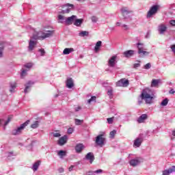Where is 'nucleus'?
<instances>
[{"mask_svg":"<svg viewBox=\"0 0 175 175\" xmlns=\"http://www.w3.org/2000/svg\"><path fill=\"white\" fill-rule=\"evenodd\" d=\"M140 98L144 99L147 105H151L154 100V92L150 88H145L142 90Z\"/></svg>","mask_w":175,"mask_h":175,"instance_id":"f257e3e1","label":"nucleus"},{"mask_svg":"<svg viewBox=\"0 0 175 175\" xmlns=\"http://www.w3.org/2000/svg\"><path fill=\"white\" fill-rule=\"evenodd\" d=\"M53 35H54V30H48L46 32L40 31L37 33V36H33V39H35V40H36V39L44 40V39L51 38Z\"/></svg>","mask_w":175,"mask_h":175,"instance_id":"f03ea898","label":"nucleus"},{"mask_svg":"<svg viewBox=\"0 0 175 175\" xmlns=\"http://www.w3.org/2000/svg\"><path fill=\"white\" fill-rule=\"evenodd\" d=\"M29 124V120H27L23 124H21L20 126L13 129L11 132V135H12L13 136H18L19 135H21L24 129H25V127Z\"/></svg>","mask_w":175,"mask_h":175,"instance_id":"7ed1b4c3","label":"nucleus"},{"mask_svg":"<svg viewBox=\"0 0 175 175\" xmlns=\"http://www.w3.org/2000/svg\"><path fill=\"white\" fill-rule=\"evenodd\" d=\"M137 47L138 49V54H139V57H146V55H148L150 52L146 51V47L144 46V44L138 42L137 44Z\"/></svg>","mask_w":175,"mask_h":175,"instance_id":"20e7f679","label":"nucleus"},{"mask_svg":"<svg viewBox=\"0 0 175 175\" xmlns=\"http://www.w3.org/2000/svg\"><path fill=\"white\" fill-rule=\"evenodd\" d=\"M95 143L99 147H103L106 144V138L103 137V134H100L96 137Z\"/></svg>","mask_w":175,"mask_h":175,"instance_id":"39448f33","label":"nucleus"},{"mask_svg":"<svg viewBox=\"0 0 175 175\" xmlns=\"http://www.w3.org/2000/svg\"><path fill=\"white\" fill-rule=\"evenodd\" d=\"M159 10V5H152L149 11L148 12L147 14V18H151V17H152V16H154V14H157V13H158V10Z\"/></svg>","mask_w":175,"mask_h":175,"instance_id":"423d86ee","label":"nucleus"},{"mask_svg":"<svg viewBox=\"0 0 175 175\" xmlns=\"http://www.w3.org/2000/svg\"><path fill=\"white\" fill-rule=\"evenodd\" d=\"M65 8H66V10H62L60 12H59L60 14H66L68 13H70L71 9H73V8H75V5L70 3H66L62 5V9H65Z\"/></svg>","mask_w":175,"mask_h":175,"instance_id":"0eeeda50","label":"nucleus"},{"mask_svg":"<svg viewBox=\"0 0 175 175\" xmlns=\"http://www.w3.org/2000/svg\"><path fill=\"white\" fill-rule=\"evenodd\" d=\"M129 85V81L125 79H122L116 83L117 87H128Z\"/></svg>","mask_w":175,"mask_h":175,"instance_id":"6e6552de","label":"nucleus"},{"mask_svg":"<svg viewBox=\"0 0 175 175\" xmlns=\"http://www.w3.org/2000/svg\"><path fill=\"white\" fill-rule=\"evenodd\" d=\"M117 64V55H113L109 60H108V66L110 68H114L116 64Z\"/></svg>","mask_w":175,"mask_h":175,"instance_id":"1a4fd4ad","label":"nucleus"},{"mask_svg":"<svg viewBox=\"0 0 175 175\" xmlns=\"http://www.w3.org/2000/svg\"><path fill=\"white\" fill-rule=\"evenodd\" d=\"M120 10L124 20H126V18H128V17H126L128 14H131V13H133V11L129 10H128L127 8H125V7L122 8Z\"/></svg>","mask_w":175,"mask_h":175,"instance_id":"9d476101","label":"nucleus"},{"mask_svg":"<svg viewBox=\"0 0 175 175\" xmlns=\"http://www.w3.org/2000/svg\"><path fill=\"white\" fill-rule=\"evenodd\" d=\"M76 18H77V16L75 15H72L70 17L66 18L65 24L66 25H72Z\"/></svg>","mask_w":175,"mask_h":175,"instance_id":"9b49d317","label":"nucleus"},{"mask_svg":"<svg viewBox=\"0 0 175 175\" xmlns=\"http://www.w3.org/2000/svg\"><path fill=\"white\" fill-rule=\"evenodd\" d=\"M143 143V138L142 137H137L133 142V147L135 148H137L142 146V144Z\"/></svg>","mask_w":175,"mask_h":175,"instance_id":"f8f14e48","label":"nucleus"},{"mask_svg":"<svg viewBox=\"0 0 175 175\" xmlns=\"http://www.w3.org/2000/svg\"><path fill=\"white\" fill-rule=\"evenodd\" d=\"M68 142V136L64 135L63 137H61L59 140L57 141V144L59 146H64V144H66Z\"/></svg>","mask_w":175,"mask_h":175,"instance_id":"ddd939ff","label":"nucleus"},{"mask_svg":"<svg viewBox=\"0 0 175 175\" xmlns=\"http://www.w3.org/2000/svg\"><path fill=\"white\" fill-rule=\"evenodd\" d=\"M167 29V27L166 26V25L161 24L160 25H159L158 31L160 35H163V33L166 32Z\"/></svg>","mask_w":175,"mask_h":175,"instance_id":"4468645a","label":"nucleus"},{"mask_svg":"<svg viewBox=\"0 0 175 175\" xmlns=\"http://www.w3.org/2000/svg\"><path fill=\"white\" fill-rule=\"evenodd\" d=\"M36 44H37L36 41H34L33 40L31 39L29 42L28 51H33Z\"/></svg>","mask_w":175,"mask_h":175,"instance_id":"2eb2a0df","label":"nucleus"},{"mask_svg":"<svg viewBox=\"0 0 175 175\" xmlns=\"http://www.w3.org/2000/svg\"><path fill=\"white\" fill-rule=\"evenodd\" d=\"M66 86L67 88H73L75 87V83L73 82V79L68 78L66 81Z\"/></svg>","mask_w":175,"mask_h":175,"instance_id":"dca6fc26","label":"nucleus"},{"mask_svg":"<svg viewBox=\"0 0 175 175\" xmlns=\"http://www.w3.org/2000/svg\"><path fill=\"white\" fill-rule=\"evenodd\" d=\"M35 84V82L32 81H29L26 85H25V88L24 90V92L25 94H28L29 91L28 90L29 88H31V87H32V85H33Z\"/></svg>","mask_w":175,"mask_h":175,"instance_id":"f3484780","label":"nucleus"},{"mask_svg":"<svg viewBox=\"0 0 175 175\" xmlns=\"http://www.w3.org/2000/svg\"><path fill=\"white\" fill-rule=\"evenodd\" d=\"M85 159L88 161H90V163H92L95 160V156H94V153L89 152L85 155Z\"/></svg>","mask_w":175,"mask_h":175,"instance_id":"a211bd4d","label":"nucleus"},{"mask_svg":"<svg viewBox=\"0 0 175 175\" xmlns=\"http://www.w3.org/2000/svg\"><path fill=\"white\" fill-rule=\"evenodd\" d=\"M148 118V116L146 113L141 115L138 118H137V122L139 124H142L146 121Z\"/></svg>","mask_w":175,"mask_h":175,"instance_id":"6ab92c4d","label":"nucleus"},{"mask_svg":"<svg viewBox=\"0 0 175 175\" xmlns=\"http://www.w3.org/2000/svg\"><path fill=\"white\" fill-rule=\"evenodd\" d=\"M175 172V165H173L172 167H170L168 170L163 171V175H170L172 173Z\"/></svg>","mask_w":175,"mask_h":175,"instance_id":"aec40b11","label":"nucleus"},{"mask_svg":"<svg viewBox=\"0 0 175 175\" xmlns=\"http://www.w3.org/2000/svg\"><path fill=\"white\" fill-rule=\"evenodd\" d=\"M84 145H83V144H78L75 146V151L76 152H77V154H80L83 152V150H84Z\"/></svg>","mask_w":175,"mask_h":175,"instance_id":"412c9836","label":"nucleus"},{"mask_svg":"<svg viewBox=\"0 0 175 175\" xmlns=\"http://www.w3.org/2000/svg\"><path fill=\"white\" fill-rule=\"evenodd\" d=\"M123 54H124V57H126V58H129L130 57H132V55H133V54H135V51L129 50L127 51H124Z\"/></svg>","mask_w":175,"mask_h":175,"instance_id":"4be33fe9","label":"nucleus"},{"mask_svg":"<svg viewBox=\"0 0 175 175\" xmlns=\"http://www.w3.org/2000/svg\"><path fill=\"white\" fill-rule=\"evenodd\" d=\"M129 163L131 165V166H137V165H139V163H140V161H139V159H133L129 161Z\"/></svg>","mask_w":175,"mask_h":175,"instance_id":"5701e85b","label":"nucleus"},{"mask_svg":"<svg viewBox=\"0 0 175 175\" xmlns=\"http://www.w3.org/2000/svg\"><path fill=\"white\" fill-rule=\"evenodd\" d=\"M40 163H41L40 161H37L36 162H35L33 164V166L31 167L32 170H33V172H36V170L39 169V166H40Z\"/></svg>","mask_w":175,"mask_h":175,"instance_id":"b1692460","label":"nucleus"},{"mask_svg":"<svg viewBox=\"0 0 175 175\" xmlns=\"http://www.w3.org/2000/svg\"><path fill=\"white\" fill-rule=\"evenodd\" d=\"M3 49H5V42H0V58L3 57Z\"/></svg>","mask_w":175,"mask_h":175,"instance_id":"393cba45","label":"nucleus"},{"mask_svg":"<svg viewBox=\"0 0 175 175\" xmlns=\"http://www.w3.org/2000/svg\"><path fill=\"white\" fill-rule=\"evenodd\" d=\"M72 51H75L73 48H66L63 51V54L64 55H68V54H70V53H72Z\"/></svg>","mask_w":175,"mask_h":175,"instance_id":"a878e982","label":"nucleus"},{"mask_svg":"<svg viewBox=\"0 0 175 175\" xmlns=\"http://www.w3.org/2000/svg\"><path fill=\"white\" fill-rule=\"evenodd\" d=\"M57 155L61 159H63L64 157H66V152L65 150H59L57 152Z\"/></svg>","mask_w":175,"mask_h":175,"instance_id":"bb28decb","label":"nucleus"},{"mask_svg":"<svg viewBox=\"0 0 175 175\" xmlns=\"http://www.w3.org/2000/svg\"><path fill=\"white\" fill-rule=\"evenodd\" d=\"M102 46V41H98L96 43V45L94 46V51H96V53H97V51H99V49H100Z\"/></svg>","mask_w":175,"mask_h":175,"instance_id":"cd10ccee","label":"nucleus"},{"mask_svg":"<svg viewBox=\"0 0 175 175\" xmlns=\"http://www.w3.org/2000/svg\"><path fill=\"white\" fill-rule=\"evenodd\" d=\"M159 79H152L151 83V87H158V84H159Z\"/></svg>","mask_w":175,"mask_h":175,"instance_id":"c85d7f7f","label":"nucleus"},{"mask_svg":"<svg viewBox=\"0 0 175 175\" xmlns=\"http://www.w3.org/2000/svg\"><path fill=\"white\" fill-rule=\"evenodd\" d=\"M83 20L81 18L76 19L74 23V25H76V27H80V25H81V24H83Z\"/></svg>","mask_w":175,"mask_h":175,"instance_id":"c756f323","label":"nucleus"},{"mask_svg":"<svg viewBox=\"0 0 175 175\" xmlns=\"http://www.w3.org/2000/svg\"><path fill=\"white\" fill-rule=\"evenodd\" d=\"M90 33L87 31H82L80 33H79V36H81L82 38H84V36H88Z\"/></svg>","mask_w":175,"mask_h":175,"instance_id":"7c9ffc66","label":"nucleus"},{"mask_svg":"<svg viewBox=\"0 0 175 175\" xmlns=\"http://www.w3.org/2000/svg\"><path fill=\"white\" fill-rule=\"evenodd\" d=\"M16 87H17L16 83H11L10 89V92H14V90H16Z\"/></svg>","mask_w":175,"mask_h":175,"instance_id":"2f4dec72","label":"nucleus"},{"mask_svg":"<svg viewBox=\"0 0 175 175\" xmlns=\"http://www.w3.org/2000/svg\"><path fill=\"white\" fill-rule=\"evenodd\" d=\"M39 127V121H35L31 125V128H32V129H36V128Z\"/></svg>","mask_w":175,"mask_h":175,"instance_id":"473e14b6","label":"nucleus"},{"mask_svg":"<svg viewBox=\"0 0 175 175\" xmlns=\"http://www.w3.org/2000/svg\"><path fill=\"white\" fill-rule=\"evenodd\" d=\"M12 157H16V154H14V152H7L8 159H11V158H12Z\"/></svg>","mask_w":175,"mask_h":175,"instance_id":"72a5a7b5","label":"nucleus"},{"mask_svg":"<svg viewBox=\"0 0 175 175\" xmlns=\"http://www.w3.org/2000/svg\"><path fill=\"white\" fill-rule=\"evenodd\" d=\"M75 125H81L84 122L83 120L75 119Z\"/></svg>","mask_w":175,"mask_h":175,"instance_id":"f704fd0d","label":"nucleus"},{"mask_svg":"<svg viewBox=\"0 0 175 175\" xmlns=\"http://www.w3.org/2000/svg\"><path fill=\"white\" fill-rule=\"evenodd\" d=\"M57 18H58V20H60V21H59V23H61L62 24V23H64L63 22L64 20H65V21L66 20V18H65L64 16H62L61 14L58 15Z\"/></svg>","mask_w":175,"mask_h":175,"instance_id":"c9c22d12","label":"nucleus"},{"mask_svg":"<svg viewBox=\"0 0 175 175\" xmlns=\"http://www.w3.org/2000/svg\"><path fill=\"white\" fill-rule=\"evenodd\" d=\"M29 70H22L21 73V78L23 79L27 76V72H28Z\"/></svg>","mask_w":175,"mask_h":175,"instance_id":"e433bc0d","label":"nucleus"},{"mask_svg":"<svg viewBox=\"0 0 175 175\" xmlns=\"http://www.w3.org/2000/svg\"><path fill=\"white\" fill-rule=\"evenodd\" d=\"M167 103H169V99L165 98V99L163 100L161 105L162 106L165 107V106H167Z\"/></svg>","mask_w":175,"mask_h":175,"instance_id":"4c0bfd02","label":"nucleus"},{"mask_svg":"<svg viewBox=\"0 0 175 175\" xmlns=\"http://www.w3.org/2000/svg\"><path fill=\"white\" fill-rule=\"evenodd\" d=\"M38 53H40L41 57H44V55L46 54V51H44V49H40L38 50Z\"/></svg>","mask_w":175,"mask_h":175,"instance_id":"58836bf2","label":"nucleus"},{"mask_svg":"<svg viewBox=\"0 0 175 175\" xmlns=\"http://www.w3.org/2000/svg\"><path fill=\"white\" fill-rule=\"evenodd\" d=\"M107 95L109 96V98H113V88H111L109 90L107 91Z\"/></svg>","mask_w":175,"mask_h":175,"instance_id":"ea45409f","label":"nucleus"},{"mask_svg":"<svg viewBox=\"0 0 175 175\" xmlns=\"http://www.w3.org/2000/svg\"><path fill=\"white\" fill-rule=\"evenodd\" d=\"M116 133H117V131L113 130L112 131L110 132V137L111 139H114V136H116Z\"/></svg>","mask_w":175,"mask_h":175,"instance_id":"a19ab883","label":"nucleus"},{"mask_svg":"<svg viewBox=\"0 0 175 175\" xmlns=\"http://www.w3.org/2000/svg\"><path fill=\"white\" fill-rule=\"evenodd\" d=\"M33 64L32 63H29V64H25V68H27V70H29V69H31V68H32L33 66Z\"/></svg>","mask_w":175,"mask_h":175,"instance_id":"79ce46f5","label":"nucleus"},{"mask_svg":"<svg viewBox=\"0 0 175 175\" xmlns=\"http://www.w3.org/2000/svg\"><path fill=\"white\" fill-rule=\"evenodd\" d=\"M94 100H96V96H93L88 100V103H91V102H94Z\"/></svg>","mask_w":175,"mask_h":175,"instance_id":"37998d69","label":"nucleus"},{"mask_svg":"<svg viewBox=\"0 0 175 175\" xmlns=\"http://www.w3.org/2000/svg\"><path fill=\"white\" fill-rule=\"evenodd\" d=\"M107 121L108 124H113V121H114V117L108 118L107 119Z\"/></svg>","mask_w":175,"mask_h":175,"instance_id":"c03bdc74","label":"nucleus"},{"mask_svg":"<svg viewBox=\"0 0 175 175\" xmlns=\"http://www.w3.org/2000/svg\"><path fill=\"white\" fill-rule=\"evenodd\" d=\"M92 23H98V17L93 16L91 17Z\"/></svg>","mask_w":175,"mask_h":175,"instance_id":"a18cd8bd","label":"nucleus"},{"mask_svg":"<svg viewBox=\"0 0 175 175\" xmlns=\"http://www.w3.org/2000/svg\"><path fill=\"white\" fill-rule=\"evenodd\" d=\"M144 69L148 70L151 68V63H148L144 66Z\"/></svg>","mask_w":175,"mask_h":175,"instance_id":"49530a36","label":"nucleus"},{"mask_svg":"<svg viewBox=\"0 0 175 175\" xmlns=\"http://www.w3.org/2000/svg\"><path fill=\"white\" fill-rule=\"evenodd\" d=\"M74 131L73 128H69L67 131V133H68V135H72Z\"/></svg>","mask_w":175,"mask_h":175,"instance_id":"de8ad7c7","label":"nucleus"},{"mask_svg":"<svg viewBox=\"0 0 175 175\" xmlns=\"http://www.w3.org/2000/svg\"><path fill=\"white\" fill-rule=\"evenodd\" d=\"M140 66V62H137V63H135L133 65V68L136 69V68H139Z\"/></svg>","mask_w":175,"mask_h":175,"instance_id":"09e8293b","label":"nucleus"},{"mask_svg":"<svg viewBox=\"0 0 175 175\" xmlns=\"http://www.w3.org/2000/svg\"><path fill=\"white\" fill-rule=\"evenodd\" d=\"M94 173H96L97 174H99L100 173H103V170H102L101 169H99V170H97L94 171L93 172V174H94Z\"/></svg>","mask_w":175,"mask_h":175,"instance_id":"8fccbe9b","label":"nucleus"},{"mask_svg":"<svg viewBox=\"0 0 175 175\" xmlns=\"http://www.w3.org/2000/svg\"><path fill=\"white\" fill-rule=\"evenodd\" d=\"M122 28H124V31H128V29H129V27L126 25H122Z\"/></svg>","mask_w":175,"mask_h":175,"instance_id":"3c124183","label":"nucleus"},{"mask_svg":"<svg viewBox=\"0 0 175 175\" xmlns=\"http://www.w3.org/2000/svg\"><path fill=\"white\" fill-rule=\"evenodd\" d=\"M60 136H61V134L59 133H53V137H60Z\"/></svg>","mask_w":175,"mask_h":175,"instance_id":"603ef678","label":"nucleus"},{"mask_svg":"<svg viewBox=\"0 0 175 175\" xmlns=\"http://www.w3.org/2000/svg\"><path fill=\"white\" fill-rule=\"evenodd\" d=\"M11 120H12V119L10 118H8L7 121H5V122L4 123V125L5 126L8 125V124H9Z\"/></svg>","mask_w":175,"mask_h":175,"instance_id":"864d4df0","label":"nucleus"},{"mask_svg":"<svg viewBox=\"0 0 175 175\" xmlns=\"http://www.w3.org/2000/svg\"><path fill=\"white\" fill-rule=\"evenodd\" d=\"M170 25H172L173 27H174L175 26V20H171L170 21Z\"/></svg>","mask_w":175,"mask_h":175,"instance_id":"5fc2aeb1","label":"nucleus"},{"mask_svg":"<svg viewBox=\"0 0 175 175\" xmlns=\"http://www.w3.org/2000/svg\"><path fill=\"white\" fill-rule=\"evenodd\" d=\"M150 35H151V33L150 31H148L145 36L146 39H148V38H150Z\"/></svg>","mask_w":175,"mask_h":175,"instance_id":"6e6d98bb","label":"nucleus"},{"mask_svg":"<svg viewBox=\"0 0 175 175\" xmlns=\"http://www.w3.org/2000/svg\"><path fill=\"white\" fill-rule=\"evenodd\" d=\"M172 51L175 54V44L171 46Z\"/></svg>","mask_w":175,"mask_h":175,"instance_id":"4d7b16f0","label":"nucleus"},{"mask_svg":"<svg viewBox=\"0 0 175 175\" xmlns=\"http://www.w3.org/2000/svg\"><path fill=\"white\" fill-rule=\"evenodd\" d=\"M75 111H80L81 110V107H77L75 109Z\"/></svg>","mask_w":175,"mask_h":175,"instance_id":"13d9d810","label":"nucleus"},{"mask_svg":"<svg viewBox=\"0 0 175 175\" xmlns=\"http://www.w3.org/2000/svg\"><path fill=\"white\" fill-rule=\"evenodd\" d=\"M143 100H144V99H142L141 100H138V105H141L143 103Z\"/></svg>","mask_w":175,"mask_h":175,"instance_id":"bf43d9fd","label":"nucleus"},{"mask_svg":"<svg viewBox=\"0 0 175 175\" xmlns=\"http://www.w3.org/2000/svg\"><path fill=\"white\" fill-rule=\"evenodd\" d=\"M74 167H75V166L71 165V166L68 168L69 172H72V170H73V168H74Z\"/></svg>","mask_w":175,"mask_h":175,"instance_id":"052dcab7","label":"nucleus"},{"mask_svg":"<svg viewBox=\"0 0 175 175\" xmlns=\"http://www.w3.org/2000/svg\"><path fill=\"white\" fill-rule=\"evenodd\" d=\"M174 93H175L174 90L172 89V90H170V94H174Z\"/></svg>","mask_w":175,"mask_h":175,"instance_id":"680f3d73","label":"nucleus"},{"mask_svg":"<svg viewBox=\"0 0 175 175\" xmlns=\"http://www.w3.org/2000/svg\"><path fill=\"white\" fill-rule=\"evenodd\" d=\"M59 173H64V168H59Z\"/></svg>","mask_w":175,"mask_h":175,"instance_id":"e2e57ef3","label":"nucleus"},{"mask_svg":"<svg viewBox=\"0 0 175 175\" xmlns=\"http://www.w3.org/2000/svg\"><path fill=\"white\" fill-rule=\"evenodd\" d=\"M116 25H117V27H120L121 23H120V22L116 23Z\"/></svg>","mask_w":175,"mask_h":175,"instance_id":"0e129e2a","label":"nucleus"},{"mask_svg":"<svg viewBox=\"0 0 175 175\" xmlns=\"http://www.w3.org/2000/svg\"><path fill=\"white\" fill-rule=\"evenodd\" d=\"M173 136H175V130L172 132Z\"/></svg>","mask_w":175,"mask_h":175,"instance_id":"69168bd1","label":"nucleus"},{"mask_svg":"<svg viewBox=\"0 0 175 175\" xmlns=\"http://www.w3.org/2000/svg\"><path fill=\"white\" fill-rule=\"evenodd\" d=\"M55 98H58V94H55Z\"/></svg>","mask_w":175,"mask_h":175,"instance_id":"338daca9","label":"nucleus"},{"mask_svg":"<svg viewBox=\"0 0 175 175\" xmlns=\"http://www.w3.org/2000/svg\"><path fill=\"white\" fill-rule=\"evenodd\" d=\"M0 124H2V120H0Z\"/></svg>","mask_w":175,"mask_h":175,"instance_id":"774afa93","label":"nucleus"}]
</instances>
